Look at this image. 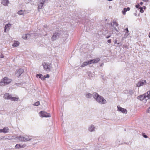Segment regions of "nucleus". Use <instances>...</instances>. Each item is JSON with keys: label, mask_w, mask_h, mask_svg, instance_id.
<instances>
[{"label": "nucleus", "mask_w": 150, "mask_h": 150, "mask_svg": "<svg viewBox=\"0 0 150 150\" xmlns=\"http://www.w3.org/2000/svg\"><path fill=\"white\" fill-rule=\"evenodd\" d=\"M146 84V80H141L137 84V87H140Z\"/></svg>", "instance_id": "obj_10"}, {"label": "nucleus", "mask_w": 150, "mask_h": 150, "mask_svg": "<svg viewBox=\"0 0 150 150\" xmlns=\"http://www.w3.org/2000/svg\"><path fill=\"white\" fill-rule=\"evenodd\" d=\"M42 66L43 67L44 69L46 70V71H50V66L48 65L46 62H44L42 63Z\"/></svg>", "instance_id": "obj_8"}, {"label": "nucleus", "mask_w": 150, "mask_h": 150, "mask_svg": "<svg viewBox=\"0 0 150 150\" xmlns=\"http://www.w3.org/2000/svg\"><path fill=\"white\" fill-rule=\"evenodd\" d=\"M111 35H108V36H106L105 37V38H107V39H108V38H109L110 37Z\"/></svg>", "instance_id": "obj_41"}, {"label": "nucleus", "mask_w": 150, "mask_h": 150, "mask_svg": "<svg viewBox=\"0 0 150 150\" xmlns=\"http://www.w3.org/2000/svg\"><path fill=\"white\" fill-rule=\"evenodd\" d=\"M20 43L18 41H15L14 43H13L12 46L14 47H16L18 46L19 45Z\"/></svg>", "instance_id": "obj_19"}, {"label": "nucleus", "mask_w": 150, "mask_h": 150, "mask_svg": "<svg viewBox=\"0 0 150 150\" xmlns=\"http://www.w3.org/2000/svg\"><path fill=\"white\" fill-rule=\"evenodd\" d=\"M6 139L5 137L1 136L0 137V140H4Z\"/></svg>", "instance_id": "obj_31"}, {"label": "nucleus", "mask_w": 150, "mask_h": 150, "mask_svg": "<svg viewBox=\"0 0 150 150\" xmlns=\"http://www.w3.org/2000/svg\"><path fill=\"white\" fill-rule=\"evenodd\" d=\"M113 26L114 25H115L116 26H118V24H117V22L115 21H113Z\"/></svg>", "instance_id": "obj_32"}, {"label": "nucleus", "mask_w": 150, "mask_h": 150, "mask_svg": "<svg viewBox=\"0 0 150 150\" xmlns=\"http://www.w3.org/2000/svg\"><path fill=\"white\" fill-rule=\"evenodd\" d=\"M9 25H10V24H7L5 25V27H4V31L5 32H6V30L7 28H8V27L9 26Z\"/></svg>", "instance_id": "obj_24"}, {"label": "nucleus", "mask_w": 150, "mask_h": 150, "mask_svg": "<svg viewBox=\"0 0 150 150\" xmlns=\"http://www.w3.org/2000/svg\"><path fill=\"white\" fill-rule=\"evenodd\" d=\"M95 129V127L94 125H91L89 126L88 127V130L90 132H93L94 131Z\"/></svg>", "instance_id": "obj_17"}, {"label": "nucleus", "mask_w": 150, "mask_h": 150, "mask_svg": "<svg viewBox=\"0 0 150 150\" xmlns=\"http://www.w3.org/2000/svg\"><path fill=\"white\" fill-rule=\"evenodd\" d=\"M140 12L141 13H143L144 12V11L143 10V8L142 7L139 8Z\"/></svg>", "instance_id": "obj_33"}, {"label": "nucleus", "mask_w": 150, "mask_h": 150, "mask_svg": "<svg viewBox=\"0 0 150 150\" xmlns=\"http://www.w3.org/2000/svg\"><path fill=\"white\" fill-rule=\"evenodd\" d=\"M60 35V32L59 31H57L54 33L52 35L51 39L52 41H54L56 39L59 38Z\"/></svg>", "instance_id": "obj_5"}, {"label": "nucleus", "mask_w": 150, "mask_h": 150, "mask_svg": "<svg viewBox=\"0 0 150 150\" xmlns=\"http://www.w3.org/2000/svg\"><path fill=\"white\" fill-rule=\"evenodd\" d=\"M127 11L126 8H124L123 10L122 11V12L124 15H125L126 14V12Z\"/></svg>", "instance_id": "obj_29"}, {"label": "nucleus", "mask_w": 150, "mask_h": 150, "mask_svg": "<svg viewBox=\"0 0 150 150\" xmlns=\"http://www.w3.org/2000/svg\"><path fill=\"white\" fill-rule=\"evenodd\" d=\"M117 108L118 110L122 112V113H123L126 114L127 112V110L126 109L122 108L120 107V106H117Z\"/></svg>", "instance_id": "obj_11"}, {"label": "nucleus", "mask_w": 150, "mask_h": 150, "mask_svg": "<svg viewBox=\"0 0 150 150\" xmlns=\"http://www.w3.org/2000/svg\"><path fill=\"white\" fill-rule=\"evenodd\" d=\"M142 1H145V2H146V0H142Z\"/></svg>", "instance_id": "obj_51"}, {"label": "nucleus", "mask_w": 150, "mask_h": 150, "mask_svg": "<svg viewBox=\"0 0 150 150\" xmlns=\"http://www.w3.org/2000/svg\"><path fill=\"white\" fill-rule=\"evenodd\" d=\"M40 102L39 101H38L35 103L34 104H33V105L34 106H38L40 105Z\"/></svg>", "instance_id": "obj_28"}, {"label": "nucleus", "mask_w": 150, "mask_h": 150, "mask_svg": "<svg viewBox=\"0 0 150 150\" xmlns=\"http://www.w3.org/2000/svg\"><path fill=\"white\" fill-rule=\"evenodd\" d=\"M24 146H21V145L19 144H17L15 146V149H18L24 147Z\"/></svg>", "instance_id": "obj_21"}, {"label": "nucleus", "mask_w": 150, "mask_h": 150, "mask_svg": "<svg viewBox=\"0 0 150 150\" xmlns=\"http://www.w3.org/2000/svg\"><path fill=\"white\" fill-rule=\"evenodd\" d=\"M74 150H82L81 149H74Z\"/></svg>", "instance_id": "obj_47"}, {"label": "nucleus", "mask_w": 150, "mask_h": 150, "mask_svg": "<svg viewBox=\"0 0 150 150\" xmlns=\"http://www.w3.org/2000/svg\"><path fill=\"white\" fill-rule=\"evenodd\" d=\"M40 1L38 4V9H41L43 4L45 1V0H40Z\"/></svg>", "instance_id": "obj_12"}, {"label": "nucleus", "mask_w": 150, "mask_h": 150, "mask_svg": "<svg viewBox=\"0 0 150 150\" xmlns=\"http://www.w3.org/2000/svg\"><path fill=\"white\" fill-rule=\"evenodd\" d=\"M125 30L126 31V33H125V34L127 35V36H128L129 34V30H128V28H126L125 29Z\"/></svg>", "instance_id": "obj_27"}, {"label": "nucleus", "mask_w": 150, "mask_h": 150, "mask_svg": "<svg viewBox=\"0 0 150 150\" xmlns=\"http://www.w3.org/2000/svg\"><path fill=\"white\" fill-rule=\"evenodd\" d=\"M93 96L99 103L104 104L107 103L106 100L103 97L100 96L97 93H93Z\"/></svg>", "instance_id": "obj_2"}, {"label": "nucleus", "mask_w": 150, "mask_h": 150, "mask_svg": "<svg viewBox=\"0 0 150 150\" xmlns=\"http://www.w3.org/2000/svg\"><path fill=\"white\" fill-rule=\"evenodd\" d=\"M82 23L85 25V28H86V31L91 30L93 28V23L86 18L82 20Z\"/></svg>", "instance_id": "obj_1"}, {"label": "nucleus", "mask_w": 150, "mask_h": 150, "mask_svg": "<svg viewBox=\"0 0 150 150\" xmlns=\"http://www.w3.org/2000/svg\"><path fill=\"white\" fill-rule=\"evenodd\" d=\"M30 34H26L23 35L22 36V38L24 39H28L30 38Z\"/></svg>", "instance_id": "obj_18"}, {"label": "nucleus", "mask_w": 150, "mask_h": 150, "mask_svg": "<svg viewBox=\"0 0 150 150\" xmlns=\"http://www.w3.org/2000/svg\"><path fill=\"white\" fill-rule=\"evenodd\" d=\"M117 46H121L122 45V43L121 42H117Z\"/></svg>", "instance_id": "obj_36"}, {"label": "nucleus", "mask_w": 150, "mask_h": 150, "mask_svg": "<svg viewBox=\"0 0 150 150\" xmlns=\"http://www.w3.org/2000/svg\"><path fill=\"white\" fill-rule=\"evenodd\" d=\"M6 84L5 83L4 81H3V80H2V81H1L0 83V85L1 86H4Z\"/></svg>", "instance_id": "obj_25"}, {"label": "nucleus", "mask_w": 150, "mask_h": 150, "mask_svg": "<svg viewBox=\"0 0 150 150\" xmlns=\"http://www.w3.org/2000/svg\"><path fill=\"white\" fill-rule=\"evenodd\" d=\"M150 91L147 92L146 93L142 95L138 96L137 97L138 99L140 100H143L145 99L146 101V100L149 99L150 98Z\"/></svg>", "instance_id": "obj_4"}, {"label": "nucleus", "mask_w": 150, "mask_h": 150, "mask_svg": "<svg viewBox=\"0 0 150 150\" xmlns=\"http://www.w3.org/2000/svg\"><path fill=\"white\" fill-rule=\"evenodd\" d=\"M39 114L40 115V117H51V116L50 113H47V112L45 111H41L39 112Z\"/></svg>", "instance_id": "obj_6"}, {"label": "nucleus", "mask_w": 150, "mask_h": 150, "mask_svg": "<svg viewBox=\"0 0 150 150\" xmlns=\"http://www.w3.org/2000/svg\"><path fill=\"white\" fill-rule=\"evenodd\" d=\"M1 4L4 6H7L9 2L8 0H3L1 2Z\"/></svg>", "instance_id": "obj_16"}, {"label": "nucleus", "mask_w": 150, "mask_h": 150, "mask_svg": "<svg viewBox=\"0 0 150 150\" xmlns=\"http://www.w3.org/2000/svg\"><path fill=\"white\" fill-rule=\"evenodd\" d=\"M100 60V59L98 58L95 59H93L88 61L85 62H83L82 65L81 66V67H84L88 64H91L96 63L98 62Z\"/></svg>", "instance_id": "obj_3"}, {"label": "nucleus", "mask_w": 150, "mask_h": 150, "mask_svg": "<svg viewBox=\"0 0 150 150\" xmlns=\"http://www.w3.org/2000/svg\"><path fill=\"white\" fill-rule=\"evenodd\" d=\"M1 132L5 133H7L9 132V129L7 127H4L3 129H1Z\"/></svg>", "instance_id": "obj_15"}, {"label": "nucleus", "mask_w": 150, "mask_h": 150, "mask_svg": "<svg viewBox=\"0 0 150 150\" xmlns=\"http://www.w3.org/2000/svg\"><path fill=\"white\" fill-rule=\"evenodd\" d=\"M127 11H129L130 10V8L129 7H127V8H126Z\"/></svg>", "instance_id": "obj_39"}, {"label": "nucleus", "mask_w": 150, "mask_h": 150, "mask_svg": "<svg viewBox=\"0 0 150 150\" xmlns=\"http://www.w3.org/2000/svg\"><path fill=\"white\" fill-rule=\"evenodd\" d=\"M142 136H143L144 137V138H147V137H148V136H147L145 134H144V133H143L142 134Z\"/></svg>", "instance_id": "obj_35"}, {"label": "nucleus", "mask_w": 150, "mask_h": 150, "mask_svg": "<svg viewBox=\"0 0 150 150\" xmlns=\"http://www.w3.org/2000/svg\"><path fill=\"white\" fill-rule=\"evenodd\" d=\"M12 97V96L10 95L8 93H5L4 96V99L8 100L10 99L11 100Z\"/></svg>", "instance_id": "obj_14"}, {"label": "nucleus", "mask_w": 150, "mask_h": 150, "mask_svg": "<svg viewBox=\"0 0 150 150\" xmlns=\"http://www.w3.org/2000/svg\"><path fill=\"white\" fill-rule=\"evenodd\" d=\"M134 15L135 16H137V14L136 13H134Z\"/></svg>", "instance_id": "obj_49"}, {"label": "nucleus", "mask_w": 150, "mask_h": 150, "mask_svg": "<svg viewBox=\"0 0 150 150\" xmlns=\"http://www.w3.org/2000/svg\"><path fill=\"white\" fill-rule=\"evenodd\" d=\"M24 72L23 69H19L17 71L16 73V76L19 77Z\"/></svg>", "instance_id": "obj_9"}, {"label": "nucleus", "mask_w": 150, "mask_h": 150, "mask_svg": "<svg viewBox=\"0 0 150 150\" xmlns=\"http://www.w3.org/2000/svg\"><path fill=\"white\" fill-rule=\"evenodd\" d=\"M18 100V98L16 97H12L11 98V100L13 101H16Z\"/></svg>", "instance_id": "obj_22"}, {"label": "nucleus", "mask_w": 150, "mask_h": 150, "mask_svg": "<svg viewBox=\"0 0 150 150\" xmlns=\"http://www.w3.org/2000/svg\"><path fill=\"white\" fill-rule=\"evenodd\" d=\"M43 75L42 74H37L36 75V77H39V78L41 79Z\"/></svg>", "instance_id": "obj_26"}, {"label": "nucleus", "mask_w": 150, "mask_h": 150, "mask_svg": "<svg viewBox=\"0 0 150 150\" xmlns=\"http://www.w3.org/2000/svg\"><path fill=\"white\" fill-rule=\"evenodd\" d=\"M45 78H49L50 77V75L48 74H47L46 75H44Z\"/></svg>", "instance_id": "obj_37"}, {"label": "nucleus", "mask_w": 150, "mask_h": 150, "mask_svg": "<svg viewBox=\"0 0 150 150\" xmlns=\"http://www.w3.org/2000/svg\"><path fill=\"white\" fill-rule=\"evenodd\" d=\"M135 7L137 8H139H139L140 7H140V5L139 4H137V5H135Z\"/></svg>", "instance_id": "obj_34"}, {"label": "nucleus", "mask_w": 150, "mask_h": 150, "mask_svg": "<svg viewBox=\"0 0 150 150\" xmlns=\"http://www.w3.org/2000/svg\"><path fill=\"white\" fill-rule=\"evenodd\" d=\"M42 80L44 81L45 79V76H44L43 77H42V78L41 79Z\"/></svg>", "instance_id": "obj_38"}, {"label": "nucleus", "mask_w": 150, "mask_h": 150, "mask_svg": "<svg viewBox=\"0 0 150 150\" xmlns=\"http://www.w3.org/2000/svg\"><path fill=\"white\" fill-rule=\"evenodd\" d=\"M142 8H143V9H145L146 8V7L145 6H143Z\"/></svg>", "instance_id": "obj_45"}, {"label": "nucleus", "mask_w": 150, "mask_h": 150, "mask_svg": "<svg viewBox=\"0 0 150 150\" xmlns=\"http://www.w3.org/2000/svg\"><path fill=\"white\" fill-rule=\"evenodd\" d=\"M140 4L141 5H142L143 4V3L142 2H141L140 3Z\"/></svg>", "instance_id": "obj_48"}, {"label": "nucleus", "mask_w": 150, "mask_h": 150, "mask_svg": "<svg viewBox=\"0 0 150 150\" xmlns=\"http://www.w3.org/2000/svg\"><path fill=\"white\" fill-rule=\"evenodd\" d=\"M3 81H4L6 84L9 83L11 81V79H8L7 77H5L3 79Z\"/></svg>", "instance_id": "obj_13"}, {"label": "nucleus", "mask_w": 150, "mask_h": 150, "mask_svg": "<svg viewBox=\"0 0 150 150\" xmlns=\"http://www.w3.org/2000/svg\"><path fill=\"white\" fill-rule=\"evenodd\" d=\"M112 8V6H109V8Z\"/></svg>", "instance_id": "obj_52"}, {"label": "nucleus", "mask_w": 150, "mask_h": 150, "mask_svg": "<svg viewBox=\"0 0 150 150\" xmlns=\"http://www.w3.org/2000/svg\"><path fill=\"white\" fill-rule=\"evenodd\" d=\"M147 112L148 113H149L150 112V107H149L148 109V111H147Z\"/></svg>", "instance_id": "obj_42"}, {"label": "nucleus", "mask_w": 150, "mask_h": 150, "mask_svg": "<svg viewBox=\"0 0 150 150\" xmlns=\"http://www.w3.org/2000/svg\"><path fill=\"white\" fill-rule=\"evenodd\" d=\"M86 97L88 98H91L93 95L89 93H86Z\"/></svg>", "instance_id": "obj_20"}, {"label": "nucleus", "mask_w": 150, "mask_h": 150, "mask_svg": "<svg viewBox=\"0 0 150 150\" xmlns=\"http://www.w3.org/2000/svg\"><path fill=\"white\" fill-rule=\"evenodd\" d=\"M129 93L130 95H132L134 93V91L133 90H129Z\"/></svg>", "instance_id": "obj_30"}, {"label": "nucleus", "mask_w": 150, "mask_h": 150, "mask_svg": "<svg viewBox=\"0 0 150 150\" xmlns=\"http://www.w3.org/2000/svg\"><path fill=\"white\" fill-rule=\"evenodd\" d=\"M4 57V56L3 55H0V58H2Z\"/></svg>", "instance_id": "obj_43"}, {"label": "nucleus", "mask_w": 150, "mask_h": 150, "mask_svg": "<svg viewBox=\"0 0 150 150\" xmlns=\"http://www.w3.org/2000/svg\"><path fill=\"white\" fill-rule=\"evenodd\" d=\"M0 132H1V129H0Z\"/></svg>", "instance_id": "obj_53"}, {"label": "nucleus", "mask_w": 150, "mask_h": 150, "mask_svg": "<svg viewBox=\"0 0 150 150\" xmlns=\"http://www.w3.org/2000/svg\"><path fill=\"white\" fill-rule=\"evenodd\" d=\"M114 28L115 29V30L117 31L118 32V31L116 28Z\"/></svg>", "instance_id": "obj_46"}, {"label": "nucleus", "mask_w": 150, "mask_h": 150, "mask_svg": "<svg viewBox=\"0 0 150 150\" xmlns=\"http://www.w3.org/2000/svg\"><path fill=\"white\" fill-rule=\"evenodd\" d=\"M20 141H28L31 140V139L25 138L22 136H20L16 137Z\"/></svg>", "instance_id": "obj_7"}, {"label": "nucleus", "mask_w": 150, "mask_h": 150, "mask_svg": "<svg viewBox=\"0 0 150 150\" xmlns=\"http://www.w3.org/2000/svg\"><path fill=\"white\" fill-rule=\"evenodd\" d=\"M107 42L109 43H111V39H109L108 40Z\"/></svg>", "instance_id": "obj_40"}, {"label": "nucleus", "mask_w": 150, "mask_h": 150, "mask_svg": "<svg viewBox=\"0 0 150 150\" xmlns=\"http://www.w3.org/2000/svg\"><path fill=\"white\" fill-rule=\"evenodd\" d=\"M18 14L20 15H23L24 12L23 10H21L18 12Z\"/></svg>", "instance_id": "obj_23"}, {"label": "nucleus", "mask_w": 150, "mask_h": 150, "mask_svg": "<svg viewBox=\"0 0 150 150\" xmlns=\"http://www.w3.org/2000/svg\"><path fill=\"white\" fill-rule=\"evenodd\" d=\"M117 40H115V44H117Z\"/></svg>", "instance_id": "obj_44"}, {"label": "nucleus", "mask_w": 150, "mask_h": 150, "mask_svg": "<svg viewBox=\"0 0 150 150\" xmlns=\"http://www.w3.org/2000/svg\"><path fill=\"white\" fill-rule=\"evenodd\" d=\"M149 37L150 38V32L149 33Z\"/></svg>", "instance_id": "obj_50"}]
</instances>
